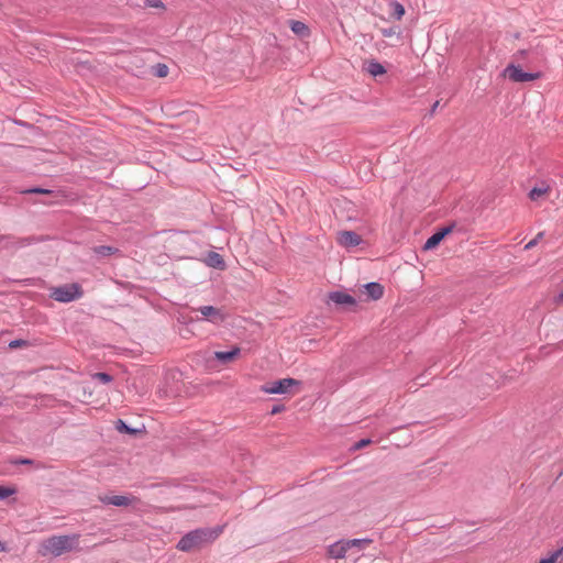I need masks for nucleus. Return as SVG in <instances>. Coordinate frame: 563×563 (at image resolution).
Here are the masks:
<instances>
[{"label": "nucleus", "mask_w": 563, "mask_h": 563, "mask_svg": "<svg viewBox=\"0 0 563 563\" xmlns=\"http://www.w3.org/2000/svg\"><path fill=\"white\" fill-rule=\"evenodd\" d=\"M222 533V528H199L186 533L177 543V549L183 552L199 550L212 543Z\"/></svg>", "instance_id": "nucleus-1"}, {"label": "nucleus", "mask_w": 563, "mask_h": 563, "mask_svg": "<svg viewBox=\"0 0 563 563\" xmlns=\"http://www.w3.org/2000/svg\"><path fill=\"white\" fill-rule=\"evenodd\" d=\"M78 538L77 534L53 536L44 541L43 548L47 553L59 556L74 550L78 545Z\"/></svg>", "instance_id": "nucleus-2"}, {"label": "nucleus", "mask_w": 563, "mask_h": 563, "mask_svg": "<svg viewBox=\"0 0 563 563\" xmlns=\"http://www.w3.org/2000/svg\"><path fill=\"white\" fill-rule=\"evenodd\" d=\"M82 295L81 286L73 283L52 288L49 297L58 302L67 303L81 298Z\"/></svg>", "instance_id": "nucleus-3"}, {"label": "nucleus", "mask_w": 563, "mask_h": 563, "mask_svg": "<svg viewBox=\"0 0 563 563\" xmlns=\"http://www.w3.org/2000/svg\"><path fill=\"white\" fill-rule=\"evenodd\" d=\"M504 74L514 82H527L533 81L541 77L540 73H526L519 66H515L514 64L508 65Z\"/></svg>", "instance_id": "nucleus-4"}, {"label": "nucleus", "mask_w": 563, "mask_h": 563, "mask_svg": "<svg viewBox=\"0 0 563 563\" xmlns=\"http://www.w3.org/2000/svg\"><path fill=\"white\" fill-rule=\"evenodd\" d=\"M300 382L294 378H283L273 382L271 386L264 387L263 390L267 394H287L292 386H299Z\"/></svg>", "instance_id": "nucleus-5"}, {"label": "nucleus", "mask_w": 563, "mask_h": 563, "mask_svg": "<svg viewBox=\"0 0 563 563\" xmlns=\"http://www.w3.org/2000/svg\"><path fill=\"white\" fill-rule=\"evenodd\" d=\"M99 500L104 505H112L117 507H128L132 505L136 498L133 496H100Z\"/></svg>", "instance_id": "nucleus-6"}, {"label": "nucleus", "mask_w": 563, "mask_h": 563, "mask_svg": "<svg viewBox=\"0 0 563 563\" xmlns=\"http://www.w3.org/2000/svg\"><path fill=\"white\" fill-rule=\"evenodd\" d=\"M351 550L346 540H339L328 548V554L333 559H343L347 551Z\"/></svg>", "instance_id": "nucleus-7"}, {"label": "nucleus", "mask_w": 563, "mask_h": 563, "mask_svg": "<svg viewBox=\"0 0 563 563\" xmlns=\"http://www.w3.org/2000/svg\"><path fill=\"white\" fill-rule=\"evenodd\" d=\"M452 231V227H445L433 233L424 243L423 250H432Z\"/></svg>", "instance_id": "nucleus-8"}, {"label": "nucleus", "mask_w": 563, "mask_h": 563, "mask_svg": "<svg viewBox=\"0 0 563 563\" xmlns=\"http://www.w3.org/2000/svg\"><path fill=\"white\" fill-rule=\"evenodd\" d=\"M206 319L212 322L223 321L224 314L219 308L213 306H201L197 309Z\"/></svg>", "instance_id": "nucleus-9"}, {"label": "nucleus", "mask_w": 563, "mask_h": 563, "mask_svg": "<svg viewBox=\"0 0 563 563\" xmlns=\"http://www.w3.org/2000/svg\"><path fill=\"white\" fill-rule=\"evenodd\" d=\"M339 242L346 247H353L362 242L361 236L353 231H342L339 234Z\"/></svg>", "instance_id": "nucleus-10"}, {"label": "nucleus", "mask_w": 563, "mask_h": 563, "mask_svg": "<svg viewBox=\"0 0 563 563\" xmlns=\"http://www.w3.org/2000/svg\"><path fill=\"white\" fill-rule=\"evenodd\" d=\"M329 299L335 305L340 306H354L356 303L355 299L343 291H332L329 294Z\"/></svg>", "instance_id": "nucleus-11"}, {"label": "nucleus", "mask_w": 563, "mask_h": 563, "mask_svg": "<svg viewBox=\"0 0 563 563\" xmlns=\"http://www.w3.org/2000/svg\"><path fill=\"white\" fill-rule=\"evenodd\" d=\"M206 264L209 267L223 271L225 268V262L223 257L217 252H209L206 257Z\"/></svg>", "instance_id": "nucleus-12"}, {"label": "nucleus", "mask_w": 563, "mask_h": 563, "mask_svg": "<svg viewBox=\"0 0 563 563\" xmlns=\"http://www.w3.org/2000/svg\"><path fill=\"white\" fill-rule=\"evenodd\" d=\"M240 352H241L240 347L235 346L231 351H227V352L217 351V352H214V357L219 362H221L223 364H227V363L233 361L240 354Z\"/></svg>", "instance_id": "nucleus-13"}, {"label": "nucleus", "mask_w": 563, "mask_h": 563, "mask_svg": "<svg viewBox=\"0 0 563 563\" xmlns=\"http://www.w3.org/2000/svg\"><path fill=\"white\" fill-rule=\"evenodd\" d=\"M364 69L369 74L372 75L373 77H377V76H380V75H384L386 74V69L385 67L378 63L377 60L375 59H372L369 62H366L365 63V66H364Z\"/></svg>", "instance_id": "nucleus-14"}, {"label": "nucleus", "mask_w": 563, "mask_h": 563, "mask_svg": "<svg viewBox=\"0 0 563 563\" xmlns=\"http://www.w3.org/2000/svg\"><path fill=\"white\" fill-rule=\"evenodd\" d=\"M364 287L367 295L374 300L379 299L384 294V287L378 283H368Z\"/></svg>", "instance_id": "nucleus-15"}, {"label": "nucleus", "mask_w": 563, "mask_h": 563, "mask_svg": "<svg viewBox=\"0 0 563 563\" xmlns=\"http://www.w3.org/2000/svg\"><path fill=\"white\" fill-rule=\"evenodd\" d=\"M290 29L300 37H306L309 35L308 26L301 21H290Z\"/></svg>", "instance_id": "nucleus-16"}, {"label": "nucleus", "mask_w": 563, "mask_h": 563, "mask_svg": "<svg viewBox=\"0 0 563 563\" xmlns=\"http://www.w3.org/2000/svg\"><path fill=\"white\" fill-rule=\"evenodd\" d=\"M389 7L391 8V13L390 15L396 19V20H401L404 14H405V8L401 3H399L398 1H390L389 2Z\"/></svg>", "instance_id": "nucleus-17"}, {"label": "nucleus", "mask_w": 563, "mask_h": 563, "mask_svg": "<svg viewBox=\"0 0 563 563\" xmlns=\"http://www.w3.org/2000/svg\"><path fill=\"white\" fill-rule=\"evenodd\" d=\"M550 190V186L545 185V184H542L541 186L539 187H533L530 191H529V198L531 200H537L539 199L541 196L548 194V191Z\"/></svg>", "instance_id": "nucleus-18"}, {"label": "nucleus", "mask_w": 563, "mask_h": 563, "mask_svg": "<svg viewBox=\"0 0 563 563\" xmlns=\"http://www.w3.org/2000/svg\"><path fill=\"white\" fill-rule=\"evenodd\" d=\"M346 541L350 545V549L357 548L358 550H362L366 545L372 543L371 539H351V540H346Z\"/></svg>", "instance_id": "nucleus-19"}, {"label": "nucleus", "mask_w": 563, "mask_h": 563, "mask_svg": "<svg viewBox=\"0 0 563 563\" xmlns=\"http://www.w3.org/2000/svg\"><path fill=\"white\" fill-rule=\"evenodd\" d=\"M21 194H24V195H29V194L52 195L53 191L49 189L41 188V187H33V188L22 190Z\"/></svg>", "instance_id": "nucleus-20"}, {"label": "nucleus", "mask_w": 563, "mask_h": 563, "mask_svg": "<svg viewBox=\"0 0 563 563\" xmlns=\"http://www.w3.org/2000/svg\"><path fill=\"white\" fill-rule=\"evenodd\" d=\"M117 429L118 431L120 432H125V433H130V434H135L137 432L136 429H133V428H130L129 426L125 424V422L123 420H118L117 422Z\"/></svg>", "instance_id": "nucleus-21"}, {"label": "nucleus", "mask_w": 563, "mask_h": 563, "mask_svg": "<svg viewBox=\"0 0 563 563\" xmlns=\"http://www.w3.org/2000/svg\"><path fill=\"white\" fill-rule=\"evenodd\" d=\"M114 251H117V250L111 246H107V245H101V246H98L95 249V252L101 256H109Z\"/></svg>", "instance_id": "nucleus-22"}, {"label": "nucleus", "mask_w": 563, "mask_h": 563, "mask_svg": "<svg viewBox=\"0 0 563 563\" xmlns=\"http://www.w3.org/2000/svg\"><path fill=\"white\" fill-rule=\"evenodd\" d=\"M93 378L99 380L100 383L102 384H108L110 382H112V376L109 375L108 373H103V372H98L93 375Z\"/></svg>", "instance_id": "nucleus-23"}, {"label": "nucleus", "mask_w": 563, "mask_h": 563, "mask_svg": "<svg viewBox=\"0 0 563 563\" xmlns=\"http://www.w3.org/2000/svg\"><path fill=\"white\" fill-rule=\"evenodd\" d=\"M167 74H168V67L165 64H157L155 66V75L157 77L163 78V77H166Z\"/></svg>", "instance_id": "nucleus-24"}, {"label": "nucleus", "mask_w": 563, "mask_h": 563, "mask_svg": "<svg viewBox=\"0 0 563 563\" xmlns=\"http://www.w3.org/2000/svg\"><path fill=\"white\" fill-rule=\"evenodd\" d=\"M145 5L156 9H165V4L161 0H145Z\"/></svg>", "instance_id": "nucleus-25"}, {"label": "nucleus", "mask_w": 563, "mask_h": 563, "mask_svg": "<svg viewBox=\"0 0 563 563\" xmlns=\"http://www.w3.org/2000/svg\"><path fill=\"white\" fill-rule=\"evenodd\" d=\"M14 489L5 486H0V499H4L14 494Z\"/></svg>", "instance_id": "nucleus-26"}, {"label": "nucleus", "mask_w": 563, "mask_h": 563, "mask_svg": "<svg viewBox=\"0 0 563 563\" xmlns=\"http://www.w3.org/2000/svg\"><path fill=\"white\" fill-rule=\"evenodd\" d=\"M544 233L543 232H539L534 239H532L530 242H528L525 246L526 250H530L532 249L533 246L537 245V243L543 238Z\"/></svg>", "instance_id": "nucleus-27"}, {"label": "nucleus", "mask_w": 563, "mask_h": 563, "mask_svg": "<svg viewBox=\"0 0 563 563\" xmlns=\"http://www.w3.org/2000/svg\"><path fill=\"white\" fill-rule=\"evenodd\" d=\"M380 33L384 37H390L399 33L397 27H388V29H382Z\"/></svg>", "instance_id": "nucleus-28"}, {"label": "nucleus", "mask_w": 563, "mask_h": 563, "mask_svg": "<svg viewBox=\"0 0 563 563\" xmlns=\"http://www.w3.org/2000/svg\"><path fill=\"white\" fill-rule=\"evenodd\" d=\"M27 345H29V343L25 340H21V339L20 340H13V341H11L9 343V347L11 350L18 349V347H22V346H27Z\"/></svg>", "instance_id": "nucleus-29"}, {"label": "nucleus", "mask_w": 563, "mask_h": 563, "mask_svg": "<svg viewBox=\"0 0 563 563\" xmlns=\"http://www.w3.org/2000/svg\"><path fill=\"white\" fill-rule=\"evenodd\" d=\"M561 553H562V550H558V551L553 552L549 558L543 559L542 561H543V563H554L558 560V558L561 555Z\"/></svg>", "instance_id": "nucleus-30"}, {"label": "nucleus", "mask_w": 563, "mask_h": 563, "mask_svg": "<svg viewBox=\"0 0 563 563\" xmlns=\"http://www.w3.org/2000/svg\"><path fill=\"white\" fill-rule=\"evenodd\" d=\"M372 441L369 439H362L353 445L354 450H360L368 445Z\"/></svg>", "instance_id": "nucleus-31"}, {"label": "nucleus", "mask_w": 563, "mask_h": 563, "mask_svg": "<svg viewBox=\"0 0 563 563\" xmlns=\"http://www.w3.org/2000/svg\"><path fill=\"white\" fill-rule=\"evenodd\" d=\"M14 464H23V465H32L34 464L33 460L30 459H16L13 461Z\"/></svg>", "instance_id": "nucleus-32"}, {"label": "nucleus", "mask_w": 563, "mask_h": 563, "mask_svg": "<svg viewBox=\"0 0 563 563\" xmlns=\"http://www.w3.org/2000/svg\"><path fill=\"white\" fill-rule=\"evenodd\" d=\"M526 54H527V51H526V49H520V51H518V52L516 53L515 57H516L517 59H520V58H523V57L526 56Z\"/></svg>", "instance_id": "nucleus-33"}, {"label": "nucleus", "mask_w": 563, "mask_h": 563, "mask_svg": "<svg viewBox=\"0 0 563 563\" xmlns=\"http://www.w3.org/2000/svg\"><path fill=\"white\" fill-rule=\"evenodd\" d=\"M440 104V101H435L433 104H432V108L430 110V115H433L434 112L437 111L438 107Z\"/></svg>", "instance_id": "nucleus-34"}, {"label": "nucleus", "mask_w": 563, "mask_h": 563, "mask_svg": "<svg viewBox=\"0 0 563 563\" xmlns=\"http://www.w3.org/2000/svg\"><path fill=\"white\" fill-rule=\"evenodd\" d=\"M556 301L558 302H563V290L559 294V296L556 298Z\"/></svg>", "instance_id": "nucleus-35"}, {"label": "nucleus", "mask_w": 563, "mask_h": 563, "mask_svg": "<svg viewBox=\"0 0 563 563\" xmlns=\"http://www.w3.org/2000/svg\"><path fill=\"white\" fill-rule=\"evenodd\" d=\"M26 243H30V242H29V239H23V240H21V241L19 242V244H20L21 246L25 245Z\"/></svg>", "instance_id": "nucleus-36"}, {"label": "nucleus", "mask_w": 563, "mask_h": 563, "mask_svg": "<svg viewBox=\"0 0 563 563\" xmlns=\"http://www.w3.org/2000/svg\"><path fill=\"white\" fill-rule=\"evenodd\" d=\"M279 411V408L278 407H275L273 410H272V413H276Z\"/></svg>", "instance_id": "nucleus-37"}, {"label": "nucleus", "mask_w": 563, "mask_h": 563, "mask_svg": "<svg viewBox=\"0 0 563 563\" xmlns=\"http://www.w3.org/2000/svg\"><path fill=\"white\" fill-rule=\"evenodd\" d=\"M540 563H543V561L541 560Z\"/></svg>", "instance_id": "nucleus-38"}, {"label": "nucleus", "mask_w": 563, "mask_h": 563, "mask_svg": "<svg viewBox=\"0 0 563 563\" xmlns=\"http://www.w3.org/2000/svg\"><path fill=\"white\" fill-rule=\"evenodd\" d=\"M540 563H543V561L541 560Z\"/></svg>", "instance_id": "nucleus-39"}]
</instances>
